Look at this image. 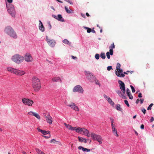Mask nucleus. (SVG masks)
Returning <instances> with one entry per match:
<instances>
[{"label":"nucleus","mask_w":154,"mask_h":154,"mask_svg":"<svg viewBox=\"0 0 154 154\" xmlns=\"http://www.w3.org/2000/svg\"><path fill=\"white\" fill-rule=\"evenodd\" d=\"M69 3L71 4V5H72L73 4V3L72 2H71L70 1L69 2Z\"/></svg>","instance_id":"obj_63"},{"label":"nucleus","mask_w":154,"mask_h":154,"mask_svg":"<svg viewBox=\"0 0 154 154\" xmlns=\"http://www.w3.org/2000/svg\"><path fill=\"white\" fill-rule=\"evenodd\" d=\"M124 102H125V103L127 106L128 107H129L130 105L128 103V101L127 100H125Z\"/></svg>","instance_id":"obj_42"},{"label":"nucleus","mask_w":154,"mask_h":154,"mask_svg":"<svg viewBox=\"0 0 154 154\" xmlns=\"http://www.w3.org/2000/svg\"><path fill=\"white\" fill-rule=\"evenodd\" d=\"M121 65L120 63H118L117 64V66L116 67V69H121L120 68Z\"/></svg>","instance_id":"obj_34"},{"label":"nucleus","mask_w":154,"mask_h":154,"mask_svg":"<svg viewBox=\"0 0 154 154\" xmlns=\"http://www.w3.org/2000/svg\"><path fill=\"white\" fill-rule=\"evenodd\" d=\"M72 58L73 59H77V57H74L73 56H71Z\"/></svg>","instance_id":"obj_56"},{"label":"nucleus","mask_w":154,"mask_h":154,"mask_svg":"<svg viewBox=\"0 0 154 154\" xmlns=\"http://www.w3.org/2000/svg\"><path fill=\"white\" fill-rule=\"evenodd\" d=\"M24 59L27 62H31L33 61V58L29 53H26L23 57Z\"/></svg>","instance_id":"obj_9"},{"label":"nucleus","mask_w":154,"mask_h":154,"mask_svg":"<svg viewBox=\"0 0 154 154\" xmlns=\"http://www.w3.org/2000/svg\"><path fill=\"white\" fill-rule=\"evenodd\" d=\"M12 60L17 63H20L24 60L23 57L18 54H16L13 56L11 58Z\"/></svg>","instance_id":"obj_4"},{"label":"nucleus","mask_w":154,"mask_h":154,"mask_svg":"<svg viewBox=\"0 0 154 154\" xmlns=\"http://www.w3.org/2000/svg\"><path fill=\"white\" fill-rule=\"evenodd\" d=\"M36 151L37 152L38 154H45V153L42 152V151H41L39 149H35Z\"/></svg>","instance_id":"obj_31"},{"label":"nucleus","mask_w":154,"mask_h":154,"mask_svg":"<svg viewBox=\"0 0 154 154\" xmlns=\"http://www.w3.org/2000/svg\"><path fill=\"white\" fill-rule=\"evenodd\" d=\"M86 29H87V31L88 33H90L91 31V29L90 28L86 27Z\"/></svg>","instance_id":"obj_40"},{"label":"nucleus","mask_w":154,"mask_h":154,"mask_svg":"<svg viewBox=\"0 0 154 154\" xmlns=\"http://www.w3.org/2000/svg\"><path fill=\"white\" fill-rule=\"evenodd\" d=\"M112 130L113 134L117 137H118L119 136V135L118 134L116 128H112Z\"/></svg>","instance_id":"obj_25"},{"label":"nucleus","mask_w":154,"mask_h":154,"mask_svg":"<svg viewBox=\"0 0 154 154\" xmlns=\"http://www.w3.org/2000/svg\"><path fill=\"white\" fill-rule=\"evenodd\" d=\"M6 7L8 8V13L11 15L13 17L15 16V11L13 6L11 4H9V7L7 4H6Z\"/></svg>","instance_id":"obj_7"},{"label":"nucleus","mask_w":154,"mask_h":154,"mask_svg":"<svg viewBox=\"0 0 154 154\" xmlns=\"http://www.w3.org/2000/svg\"><path fill=\"white\" fill-rule=\"evenodd\" d=\"M47 42L48 45L51 47H53L55 45V42L53 40H50L47 38Z\"/></svg>","instance_id":"obj_16"},{"label":"nucleus","mask_w":154,"mask_h":154,"mask_svg":"<svg viewBox=\"0 0 154 154\" xmlns=\"http://www.w3.org/2000/svg\"><path fill=\"white\" fill-rule=\"evenodd\" d=\"M81 15L83 17H84V18L85 17V14H83L82 13L81 14Z\"/></svg>","instance_id":"obj_59"},{"label":"nucleus","mask_w":154,"mask_h":154,"mask_svg":"<svg viewBox=\"0 0 154 154\" xmlns=\"http://www.w3.org/2000/svg\"><path fill=\"white\" fill-rule=\"evenodd\" d=\"M115 48V45L114 43H113L110 46L109 48Z\"/></svg>","instance_id":"obj_45"},{"label":"nucleus","mask_w":154,"mask_h":154,"mask_svg":"<svg viewBox=\"0 0 154 154\" xmlns=\"http://www.w3.org/2000/svg\"><path fill=\"white\" fill-rule=\"evenodd\" d=\"M118 83L119 84V87L121 91L123 92V94L125 93V86L124 82L121 80H119Z\"/></svg>","instance_id":"obj_12"},{"label":"nucleus","mask_w":154,"mask_h":154,"mask_svg":"<svg viewBox=\"0 0 154 154\" xmlns=\"http://www.w3.org/2000/svg\"><path fill=\"white\" fill-rule=\"evenodd\" d=\"M37 129L38 132H41L44 135H46L48 134H50V132L49 131H46L45 130H42L38 128H37Z\"/></svg>","instance_id":"obj_19"},{"label":"nucleus","mask_w":154,"mask_h":154,"mask_svg":"<svg viewBox=\"0 0 154 154\" xmlns=\"http://www.w3.org/2000/svg\"><path fill=\"white\" fill-rule=\"evenodd\" d=\"M86 14L87 17H89L90 16V15L88 13H86Z\"/></svg>","instance_id":"obj_60"},{"label":"nucleus","mask_w":154,"mask_h":154,"mask_svg":"<svg viewBox=\"0 0 154 154\" xmlns=\"http://www.w3.org/2000/svg\"><path fill=\"white\" fill-rule=\"evenodd\" d=\"M5 32L10 36L16 38L17 36L14 30L11 27H8L6 28L5 30Z\"/></svg>","instance_id":"obj_5"},{"label":"nucleus","mask_w":154,"mask_h":154,"mask_svg":"<svg viewBox=\"0 0 154 154\" xmlns=\"http://www.w3.org/2000/svg\"><path fill=\"white\" fill-rule=\"evenodd\" d=\"M111 69H112V67L111 66H108L107 68V69L108 71L110 70Z\"/></svg>","instance_id":"obj_46"},{"label":"nucleus","mask_w":154,"mask_h":154,"mask_svg":"<svg viewBox=\"0 0 154 154\" xmlns=\"http://www.w3.org/2000/svg\"><path fill=\"white\" fill-rule=\"evenodd\" d=\"M116 109L117 110L120 111H122V109L120 105L119 104H117L116 105Z\"/></svg>","instance_id":"obj_32"},{"label":"nucleus","mask_w":154,"mask_h":154,"mask_svg":"<svg viewBox=\"0 0 154 154\" xmlns=\"http://www.w3.org/2000/svg\"><path fill=\"white\" fill-rule=\"evenodd\" d=\"M121 97L125 99V96L123 95H122Z\"/></svg>","instance_id":"obj_58"},{"label":"nucleus","mask_w":154,"mask_h":154,"mask_svg":"<svg viewBox=\"0 0 154 154\" xmlns=\"http://www.w3.org/2000/svg\"><path fill=\"white\" fill-rule=\"evenodd\" d=\"M117 93L120 96H121V95H122V94H121V92L120 91H119H119H117Z\"/></svg>","instance_id":"obj_44"},{"label":"nucleus","mask_w":154,"mask_h":154,"mask_svg":"<svg viewBox=\"0 0 154 154\" xmlns=\"http://www.w3.org/2000/svg\"><path fill=\"white\" fill-rule=\"evenodd\" d=\"M8 2L9 3H11L12 2V0H7Z\"/></svg>","instance_id":"obj_54"},{"label":"nucleus","mask_w":154,"mask_h":154,"mask_svg":"<svg viewBox=\"0 0 154 154\" xmlns=\"http://www.w3.org/2000/svg\"><path fill=\"white\" fill-rule=\"evenodd\" d=\"M82 128H81L80 127H78L76 128H75V131L81 134L82 133Z\"/></svg>","instance_id":"obj_28"},{"label":"nucleus","mask_w":154,"mask_h":154,"mask_svg":"<svg viewBox=\"0 0 154 154\" xmlns=\"http://www.w3.org/2000/svg\"><path fill=\"white\" fill-rule=\"evenodd\" d=\"M57 142V141L55 139H53L51 140L50 142L51 143H55L56 142Z\"/></svg>","instance_id":"obj_36"},{"label":"nucleus","mask_w":154,"mask_h":154,"mask_svg":"<svg viewBox=\"0 0 154 154\" xmlns=\"http://www.w3.org/2000/svg\"><path fill=\"white\" fill-rule=\"evenodd\" d=\"M56 0L57 1H58V2H60V3H62L63 2H61L59 0Z\"/></svg>","instance_id":"obj_61"},{"label":"nucleus","mask_w":154,"mask_h":154,"mask_svg":"<svg viewBox=\"0 0 154 154\" xmlns=\"http://www.w3.org/2000/svg\"><path fill=\"white\" fill-rule=\"evenodd\" d=\"M90 136L93 140L97 141L100 144L103 143V139L102 137L100 135L96 134L94 133H91Z\"/></svg>","instance_id":"obj_3"},{"label":"nucleus","mask_w":154,"mask_h":154,"mask_svg":"<svg viewBox=\"0 0 154 154\" xmlns=\"http://www.w3.org/2000/svg\"><path fill=\"white\" fill-rule=\"evenodd\" d=\"M113 54V49H110L109 50V52H107L106 53V55L108 59H109L110 58V54L112 55Z\"/></svg>","instance_id":"obj_21"},{"label":"nucleus","mask_w":154,"mask_h":154,"mask_svg":"<svg viewBox=\"0 0 154 154\" xmlns=\"http://www.w3.org/2000/svg\"><path fill=\"white\" fill-rule=\"evenodd\" d=\"M100 57L103 59H105L106 57L105 54L104 53H102L100 54Z\"/></svg>","instance_id":"obj_33"},{"label":"nucleus","mask_w":154,"mask_h":154,"mask_svg":"<svg viewBox=\"0 0 154 154\" xmlns=\"http://www.w3.org/2000/svg\"><path fill=\"white\" fill-rule=\"evenodd\" d=\"M64 125L69 130L74 131L76 127H72L71 125L69 124H67L66 123H64Z\"/></svg>","instance_id":"obj_20"},{"label":"nucleus","mask_w":154,"mask_h":154,"mask_svg":"<svg viewBox=\"0 0 154 154\" xmlns=\"http://www.w3.org/2000/svg\"><path fill=\"white\" fill-rule=\"evenodd\" d=\"M109 119L111 120V121H114V119H113V118H112V117H110Z\"/></svg>","instance_id":"obj_57"},{"label":"nucleus","mask_w":154,"mask_h":154,"mask_svg":"<svg viewBox=\"0 0 154 154\" xmlns=\"http://www.w3.org/2000/svg\"><path fill=\"white\" fill-rule=\"evenodd\" d=\"M22 153L23 154H26V152L24 151Z\"/></svg>","instance_id":"obj_64"},{"label":"nucleus","mask_w":154,"mask_h":154,"mask_svg":"<svg viewBox=\"0 0 154 154\" xmlns=\"http://www.w3.org/2000/svg\"><path fill=\"white\" fill-rule=\"evenodd\" d=\"M73 92H78L81 93H83V89L82 87L80 85H78L75 86L73 89Z\"/></svg>","instance_id":"obj_10"},{"label":"nucleus","mask_w":154,"mask_h":154,"mask_svg":"<svg viewBox=\"0 0 154 154\" xmlns=\"http://www.w3.org/2000/svg\"><path fill=\"white\" fill-rule=\"evenodd\" d=\"M153 105V104L152 103H151V104L147 108V110H150L151 109V107H152V105Z\"/></svg>","instance_id":"obj_39"},{"label":"nucleus","mask_w":154,"mask_h":154,"mask_svg":"<svg viewBox=\"0 0 154 154\" xmlns=\"http://www.w3.org/2000/svg\"><path fill=\"white\" fill-rule=\"evenodd\" d=\"M126 93L127 94H131L130 91L129 90V89L128 88H127L126 89Z\"/></svg>","instance_id":"obj_43"},{"label":"nucleus","mask_w":154,"mask_h":154,"mask_svg":"<svg viewBox=\"0 0 154 154\" xmlns=\"http://www.w3.org/2000/svg\"><path fill=\"white\" fill-rule=\"evenodd\" d=\"M142 112H143V113L145 114L146 113V110L144 109H143L142 110Z\"/></svg>","instance_id":"obj_47"},{"label":"nucleus","mask_w":154,"mask_h":154,"mask_svg":"<svg viewBox=\"0 0 154 154\" xmlns=\"http://www.w3.org/2000/svg\"><path fill=\"white\" fill-rule=\"evenodd\" d=\"M135 134L137 135H138V133H137V132L136 131H135Z\"/></svg>","instance_id":"obj_62"},{"label":"nucleus","mask_w":154,"mask_h":154,"mask_svg":"<svg viewBox=\"0 0 154 154\" xmlns=\"http://www.w3.org/2000/svg\"><path fill=\"white\" fill-rule=\"evenodd\" d=\"M58 20L62 22H64V19L62 18L61 14H58L57 15V18H56Z\"/></svg>","instance_id":"obj_26"},{"label":"nucleus","mask_w":154,"mask_h":154,"mask_svg":"<svg viewBox=\"0 0 154 154\" xmlns=\"http://www.w3.org/2000/svg\"><path fill=\"white\" fill-rule=\"evenodd\" d=\"M95 57L96 59L98 60L100 57V55L99 54H95Z\"/></svg>","instance_id":"obj_37"},{"label":"nucleus","mask_w":154,"mask_h":154,"mask_svg":"<svg viewBox=\"0 0 154 154\" xmlns=\"http://www.w3.org/2000/svg\"><path fill=\"white\" fill-rule=\"evenodd\" d=\"M40 23L39 24L40 26H39V29L42 32L45 31V28L42 24V23L40 21Z\"/></svg>","instance_id":"obj_27"},{"label":"nucleus","mask_w":154,"mask_h":154,"mask_svg":"<svg viewBox=\"0 0 154 154\" xmlns=\"http://www.w3.org/2000/svg\"><path fill=\"white\" fill-rule=\"evenodd\" d=\"M63 43L65 44H67L70 45L71 44V43L67 39H65L63 41Z\"/></svg>","instance_id":"obj_29"},{"label":"nucleus","mask_w":154,"mask_h":154,"mask_svg":"<svg viewBox=\"0 0 154 154\" xmlns=\"http://www.w3.org/2000/svg\"><path fill=\"white\" fill-rule=\"evenodd\" d=\"M48 134V136H43V137L46 139H48V138H50L51 136L50 133Z\"/></svg>","instance_id":"obj_38"},{"label":"nucleus","mask_w":154,"mask_h":154,"mask_svg":"<svg viewBox=\"0 0 154 154\" xmlns=\"http://www.w3.org/2000/svg\"><path fill=\"white\" fill-rule=\"evenodd\" d=\"M130 86L132 92L133 93H134L135 91L134 88L132 85H130Z\"/></svg>","instance_id":"obj_35"},{"label":"nucleus","mask_w":154,"mask_h":154,"mask_svg":"<svg viewBox=\"0 0 154 154\" xmlns=\"http://www.w3.org/2000/svg\"><path fill=\"white\" fill-rule=\"evenodd\" d=\"M68 106L70 107L71 109L75 111H79L78 107L73 103H72L68 105Z\"/></svg>","instance_id":"obj_14"},{"label":"nucleus","mask_w":154,"mask_h":154,"mask_svg":"<svg viewBox=\"0 0 154 154\" xmlns=\"http://www.w3.org/2000/svg\"><path fill=\"white\" fill-rule=\"evenodd\" d=\"M78 138L79 139V141L80 142H84L85 143H86L87 142V139H86L83 137H78Z\"/></svg>","instance_id":"obj_23"},{"label":"nucleus","mask_w":154,"mask_h":154,"mask_svg":"<svg viewBox=\"0 0 154 154\" xmlns=\"http://www.w3.org/2000/svg\"><path fill=\"white\" fill-rule=\"evenodd\" d=\"M139 101H140L139 100V99H137V100H136V103L137 104H138V103H139Z\"/></svg>","instance_id":"obj_55"},{"label":"nucleus","mask_w":154,"mask_h":154,"mask_svg":"<svg viewBox=\"0 0 154 154\" xmlns=\"http://www.w3.org/2000/svg\"><path fill=\"white\" fill-rule=\"evenodd\" d=\"M28 114L29 116H33L36 117L38 119H41L40 116L37 113L34 112L30 111L28 113Z\"/></svg>","instance_id":"obj_13"},{"label":"nucleus","mask_w":154,"mask_h":154,"mask_svg":"<svg viewBox=\"0 0 154 154\" xmlns=\"http://www.w3.org/2000/svg\"><path fill=\"white\" fill-rule=\"evenodd\" d=\"M94 81H95V83H96V84L99 85V83L98 80H96V79H95Z\"/></svg>","instance_id":"obj_49"},{"label":"nucleus","mask_w":154,"mask_h":154,"mask_svg":"<svg viewBox=\"0 0 154 154\" xmlns=\"http://www.w3.org/2000/svg\"><path fill=\"white\" fill-rule=\"evenodd\" d=\"M127 95L128 96L129 98L130 99H132L133 98V97L132 95L131 94V93L129 94H127Z\"/></svg>","instance_id":"obj_41"},{"label":"nucleus","mask_w":154,"mask_h":154,"mask_svg":"<svg viewBox=\"0 0 154 154\" xmlns=\"http://www.w3.org/2000/svg\"><path fill=\"white\" fill-rule=\"evenodd\" d=\"M138 97L140 98L141 97H142L141 93H140L139 94Z\"/></svg>","instance_id":"obj_50"},{"label":"nucleus","mask_w":154,"mask_h":154,"mask_svg":"<svg viewBox=\"0 0 154 154\" xmlns=\"http://www.w3.org/2000/svg\"><path fill=\"white\" fill-rule=\"evenodd\" d=\"M22 101L23 104L29 106H32L34 103V102L32 100L27 98H23L22 99Z\"/></svg>","instance_id":"obj_6"},{"label":"nucleus","mask_w":154,"mask_h":154,"mask_svg":"<svg viewBox=\"0 0 154 154\" xmlns=\"http://www.w3.org/2000/svg\"><path fill=\"white\" fill-rule=\"evenodd\" d=\"M85 75L87 77L88 79L91 82H94L95 79V77L92 75V73H91L90 72L87 71H85Z\"/></svg>","instance_id":"obj_8"},{"label":"nucleus","mask_w":154,"mask_h":154,"mask_svg":"<svg viewBox=\"0 0 154 154\" xmlns=\"http://www.w3.org/2000/svg\"><path fill=\"white\" fill-rule=\"evenodd\" d=\"M104 97L108 101L109 103L111 105L113 106L114 105V103L112 101V100L109 97L106 96V95L104 94L103 95Z\"/></svg>","instance_id":"obj_18"},{"label":"nucleus","mask_w":154,"mask_h":154,"mask_svg":"<svg viewBox=\"0 0 154 154\" xmlns=\"http://www.w3.org/2000/svg\"><path fill=\"white\" fill-rule=\"evenodd\" d=\"M46 120L48 123L49 124L51 125L52 124L53 121L52 118L50 116L49 114H48L46 116Z\"/></svg>","instance_id":"obj_17"},{"label":"nucleus","mask_w":154,"mask_h":154,"mask_svg":"<svg viewBox=\"0 0 154 154\" xmlns=\"http://www.w3.org/2000/svg\"><path fill=\"white\" fill-rule=\"evenodd\" d=\"M140 103L142 104L144 100L143 99H140Z\"/></svg>","instance_id":"obj_52"},{"label":"nucleus","mask_w":154,"mask_h":154,"mask_svg":"<svg viewBox=\"0 0 154 154\" xmlns=\"http://www.w3.org/2000/svg\"><path fill=\"white\" fill-rule=\"evenodd\" d=\"M78 148L79 150L82 149V150L84 152H88L90 151V149H88L87 148H84L81 146H79Z\"/></svg>","instance_id":"obj_24"},{"label":"nucleus","mask_w":154,"mask_h":154,"mask_svg":"<svg viewBox=\"0 0 154 154\" xmlns=\"http://www.w3.org/2000/svg\"><path fill=\"white\" fill-rule=\"evenodd\" d=\"M140 128L142 129H143L144 128V125H143L142 124L140 126Z\"/></svg>","instance_id":"obj_53"},{"label":"nucleus","mask_w":154,"mask_h":154,"mask_svg":"<svg viewBox=\"0 0 154 154\" xmlns=\"http://www.w3.org/2000/svg\"><path fill=\"white\" fill-rule=\"evenodd\" d=\"M81 134L86 136L88 137H90L89 132L88 130L84 128H82Z\"/></svg>","instance_id":"obj_15"},{"label":"nucleus","mask_w":154,"mask_h":154,"mask_svg":"<svg viewBox=\"0 0 154 154\" xmlns=\"http://www.w3.org/2000/svg\"><path fill=\"white\" fill-rule=\"evenodd\" d=\"M65 9L66 12L68 14L71 13L72 12H71L72 10L70 9H69L66 6H65Z\"/></svg>","instance_id":"obj_30"},{"label":"nucleus","mask_w":154,"mask_h":154,"mask_svg":"<svg viewBox=\"0 0 154 154\" xmlns=\"http://www.w3.org/2000/svg\"><path fill=\"white\" fill-rule=\"evenodd\" d=\"M32 87L35 91H38L41 88V83L40 80L37 77L34 76L32 79Z\"/></svg>","instance_id":"obj_1"},{"label":"nucleus","mask_w":154,"mask_h":154,"mask_svg":"<svg viewBox=\"0 0 154 154\" xmlns=\"http://www.w3.org/2000/svg\"><path fill=\"white\" fill-rule=\"evenodd\" d=\"M154 120V118L153 117H152L150 119V121L151 122H152Z\"/></svg>","instance_id":"obj_51"},{"label":"nucleus","mask_w":154,"mask_h":154,"mask_svg":"<svg viewBox=\"0 0 154 154\" xmlns=\"http://www.w3.org/2000/svg\"><path fill=\"white\" fill-rule=\"evenodd\" d=\"M111 125L112 126V128H115L116 126L114 123L111 124Z\"/></svg>","instance_id":"obj_48"},{"label":"nucleus","mask_w":154,"mask_h":154,"mask_svg":"<svg viewBox=\"0 0 154 154\" xmlns=\"http://www.w3.org/2000/svg\"><path fill=\"white\" fill-rule=\"evenodd\" d=\"M52 81L54 82H57L59 81L61 82V80L60 78L59 77H55L51 79Z\"/></svg>","instance_id":"obj_22"},{"label":"nucleus","mask_w":154,"mask_h":154,"mask_svg":"<svg viewBox=\"0 0 154 154\" xmlns=\"http://www.w3.org/2000/svg\"><path fill=\"white\" fill-rule=\"evenodd\" d=\"M6 69L8 72L17 75L22 76L25 73L24 71L20 70L10 67H7Z\"/></svg>","instance_id":"obj_2"},{"label":"nucleus","mask_w":154,"mask_h":154,"mask_svg":"<svg viewBox=\"0 0 154 154\" xmlns=\"http://www.w3.org/2000/svg\"><path fill=\"white\" fill-rule=\"evenodd\" d=\"M116 70L117 71H116L115 73L117 76L122 77H124L125 76V75L122 73L123 70L122 69H117Z\"/></svg>","instance_id":"obj_11"}]
</instances>
